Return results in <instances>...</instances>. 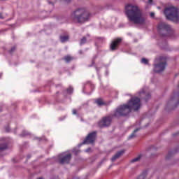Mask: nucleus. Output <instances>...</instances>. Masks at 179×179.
I'll return each instance as SVG.
<instances>
[{"label": "nucleus", "instance_id": "20", "mask_svg": "<svg viewBox=\"0 0 179 179\" xmlns=\"http://www.w3.org/2000/svg\"><path fill=\"white\" fill-rule=\"evenodd\" d=\"M87 41V38H86V36H83L80 41V45H83V44H86Z\"/></svg>", "mask_w": 179, "mask_h": 179}, {"label": "nucleus", "instance_id": "4", "mask_svg": "<svg viewBox=\"0 0 179 179\" xmlns=\"http://www.w3.org/2000/svg\"><path fill=\"white\" fill-rule=\"evenodd\" d=\"M158 31L162 37H170L174 34L171 26L166 22H160L157 26Z\"/></svg>", "mask_w": 179, "mask_h": 179}, {"label": "nucleus", "instance_id": "9", "mask_svg": "<svg viewBox=\"0 0 179 179\" xmlns=\"http://www.w3.org/2000/svg\"><path fill=\"white\" fill-rule=\"evenodd\" d=\"M97 136V131H92L90 133L85 139L83 141L82 145H89L90 143H94L96 138Z\"/></svg>", "mask_w": 179, "mask_h": 179}, {"label": "nucleus", "instance_id": "28", "mask_svg": "<svg viewBox=\"0 0 179 179\" xmlns=\"http://www.w3.org/2000/svg\"><path fill=\"white\" fill-rule=\"evenodd\" d=\"M73 114H74V115L78 114L76 109H73Z\"/></svg>", "mask_w": 179, "mask_h": 179}, {"label": "nucleus", "instance_id": "34", "mask_svg": "<svg viewBox=\"0 0 179 179\" xmlns=\"http://www.w3.org/2000/svg\"><path fill=\"white\" fill-rule=\"evenodd\" d=\"M0 19H3V17H2V15H0Z\"/></svg>", "mask_w": 179, "mask_h": 179}, {"label": "nucleus", "instance_id": "16", "mask_svg": "<svg viewBox=\"0 0 179 179\" xmlns=\"http://www.w3.org/2000/svg\"><path fill=\"white\" fill-rule=\"evenodd\" d=\"M138 131H141V128H137L136 129L134 132L129 136V139H134V138H136V132H138Z\"/></svg>", "mask_w": 179, "mask_h": 179}, {"label": "nucleus", "instance_id": "29", "mask_svg": "<svg viewBox=\"0 0 179 179\" xmlns=\"http://www.w3.org/2000/svg\"><path fill=\"white\" fill-rule=\"evenodd\" d=\"M150 15L151 17H155V13H150Z\"/></svg>", "mask_w": 179, "mask_h": 179}, {"label": "nucleus", "instance_id": "19", "mask_svg": "<svg viewBox=\"0 0 179 179\" xmlns=\"http://www.w3.org/2000/svg\"><path fill=\"white\" fill-rule=\"evenodd\" d=\"M177 152H178L177 150L175 151V152H171V151L169 152L168 153V155H166V160H169V159H171V157H173L174 156V154L177 153Z\"/></svg>", "mask_w": 179, "mask_h": 179}, {"label": "nucleus", "instance_id": "3", "mask_svg": "<svg viewBox=\"0 0 179 179\" xmlns=\"http://www.w3.org/2000/svg\"><path fill=\"white\" fill-rule=\"evenodd\" d=\"M90 12L85 8H78L71 13V19L75 23L83 24L90 20Z\"/></svg>", "mask_w": 179, "mask_h": 179}, {"label": "nucleus", "instance_id": "33", "mask_svg": "<svg viewBox=\"0 0 179 179\" xmlns=\"http://www.w3.org/2000/svg\"><path fill=\"white\" fill-rule=\"evenodd\" d=\"M152 2H153V0H148L149 3H152Z\"/></svg>", "mask_w": 179, "mask_h": 179}, {"label": "nucleus", "instance_id": "35", "mask_svg": "<svg viewBox=\"0 0 179 179\" xmlns=\"http://www.w3.org/2000/svg\"><path fill=\"white\" fill-rule=\"evenodd\" d=\"M0 1H6V0H0Z\"/></svg>", "mask_w": 179, "mask_h": 179}, {"label": "nucleus", "instance_id": "18", "mask_svg": "<svg viewBox=\"0 0 179 179\" xmlns=\"http://www.w3.org/2000/svg\"><path fill=\"white\" fill-rule=\"evenodd\" d=\"M63 59L67 63L71 62V61H73V58L71 55L64 56Z\"/></svg>", "mask_w": 179, "mask_h": 179}, {"label": "nucleus", "instance_id": "5", "mask_svg": "<svg viewBox=\"0 0 179 179\" xmlns=\"http://www.w3.org/2000/svg\"><path fill=\"white\" fill-rule=\"evenodd\" d=\"M164 13L168 20H171L174 23H178L179 21V15H178V10L174 7H169L165 8Z\"/></svg>", "mask_w": 179, "mask_h": 179}, {"label": "nucleus", "instance_id": "27", "mask_svg": "<svg viewBox=\"0 0 179 179\" xmlns=\"http://www.w3.org/2000/svg\"><path fill=\"white\" fill-rule=\"evenodd\" d=\"M94 65V60H92V64L89 65L88 66L90 68Z\"/></svg>", "mask_w": 179, "mask_h": 179}, {"label": "nucleus", "instance_id": "15", "mask_svg": "<svg viewBox=\"0 0 179 179\" xmlns=\"http://www.w3.org/2000/svg\"><path fill=\"white\" fill-rule=\"evenodd\" d=\"M59 39L62 43H66L68 40H69V36L66 35V36H60Z\"/></svg>", "mask_w": 179, "mask_h": 179}, {"label": "nucleus", "instance_id": "14", "mask_svg": "<svg viewBox=\"0 0 179 179\" xmlns=\"http://www.w3.org/2000/svg\"><path fill=\"white\" fill-rule=\"evenodd\" d=\"M96 104L99 106V107H101V106H106V103L103 101L101 98H99L95 101Z\"/></svg>", "mask_w": 179, "mask_h": 179}, {"label": "nucleus", "instance_id": "25", "mask_svg": "<svg viewBox=\"0 0 179 179\" xmlns=\"http://www.w3.org/2000/svg\"><path fill=\"white\" fill-rule=\"evenodd\" d=\"M16 51V46H13L11 48V49L9 50L10 54H13Z\"/></svg>", "mask_w": 179, "mask_h": 179}, {"label": "nucleus", "instance_id": "21", "mask_svg": "<svg viewBox=\"0 0 179 179\" xmlns=\"http://www.w3.org/2000/svg\"><path fill=\"white\" fill-rule=\"evenodd\" d=\"M141 158H142V155H140L138 157H136V158H134L133 159H131V162L136 163V162H139V160H141Z\"/></svg>", "mask_w": 179, "mask_h": 179}, {"label": "nucleus", "instance_id": "11", "mask_svg": "<svg viewBox=\"0 0 179 179\" xmlns=\"http://www.w3.org/2000/svg\"><path fill=\"white\" fill-rule=\"evenodd\" d=\"M8 149V144L5 142V138H0V156H3V152Z\"/></svg>", "mask_w": 179, "mask_h": 179}, {"label": "nucleus", "instance_id": "36", "mask_svg": "<svg viewBox=\"0 0 179 179\" xmlns=\"http://www.w3.org/2000/svg\"><path fill=\"white\" fill-rule=\"evenodd\" d=\"M80 54H82V52H80Z\"/></svg>", "mask_w": 179, "mask_h": 179}, {"label": "nucleus", "instance_id": "30", "mask_svg": "<svg viewBox=\"0 0 179 179\" xmlns=\"http://www.w3.org/2000/svg\"><path fill=\"white\" fill-rule=\"evenodd\" d=\"M48 2L49 5H54V3H52V2L50 1H48Z\"/></svg>", "mask_w": 179, "mask_h": 179}, {"label": "nucleus", "instance_id": "24", "mask_svg": "<svg viewBox=\"0 0 179 179\" xmlns=\"http://www.w3.org/2000/svg\"><path fill=\"white\" fill-rule=\"evenodd\" d=\"M27 135H30L29 132L26 131H23L22 133L20 134V136H27Z\"/></svg>", "mask_w": 179, "mask_h": 179}, {"label": "nucleus", "instance_id": "31", "mask_svg": "<svg viewBox=\"0 0 179 179\" xmlns=\"http://www.w3.org/2000/svg\"><path fill=\"white\" fill-rule=\"evenodd\" d=\"M9 127H6V131H7V132H9Z\"/></svg>", "mask_w": 179, "mask_h": 179}, {"label": "nucleus", "instance_id": "32", "mask_svg": "<svg viewBox=\"0 0 179 179\" xmlns=\"http://www.w3.org/2000/svg\"><path fill=\"white\" fill-rule=\"evenodd\" d=\"M27 159H30L31 157V155L29 154L27 156Z\"/></svg>", "mask_w": 179, "mask_h": 179}, {"label": "nucleus", "instance_id": "22", "mask_svg": "<svg viewBox=\"0 0 179 179\" xmlns=\"http://www.w3.org/2000/svg\"><path fill=\"white\" fill-rule=\"evenodd\" d=\"M142 64H145V65H148L149 64V60H148L146 58H143L141 59Z\"/></svg>", "mask_w": 179, "mask_h": 179}, {"label": "nucleus", "instance_id": "17", "mask_svg": "<svg viewBox=\"0 0 179 179\" xmlns=\"http://www.w3.org/2000/svg\"><path fill=\"white\" fill-rule=\"evenodd\" d=\"M146 177H148V171H145L142 173V174L138 176L137 179H146Z\"/></svg>", "mask_w": 179, "mask_h": 179}, {"label": "nucleus", "instance_id": "7", "mask_svg": "<svg viewBox=\"0 0 179 179\" xmlns=\"http://www.w3.org/2000/svg\"><path fill=\"white\" fill-rule=\"evenodd\" d=\"M179 104V93L172 96L166 103L167 110H174Z\"/></svg>", "mask_w": 179, "mask_h": 179}, {"label": "nucleus", "instance_id": "1", "mask_svg": "<svg viewBox=\"0 0 179 179\" xmlns=\"http://www.w3.org/2000/svg\"><path fill=\"white\" fill-rule=\"evenodd\" d=\"M141 108V99L134 96L129 101L128 104H124L117 107L113 114V115H108L103 117L98 123L100 128H106L111 125L113 121V117L117 118L120 117H125L134 110V111H138Z\"/></svg>", "mask_w": 179, "mask_h": 179}, {"label": "nucleus", "instance_id": "2", "mask_svg": "<svg viewBox=\"0 0 179 179\" xmlns=\"http://www.w3.org/2000/svg\"><path fill=\"white\" fill-rule=\"evenodd\" d=\"M124 13L129 22H132L134 24H145L146 18L143 17L142 10L138 6L127 4L124 7Z\"/></svg>", "mask_w": 179, "mask_h": 179}, {"label": "nucleus", "instance_id": "10", "mask_svg": "<svg viewBox=\"0 0 179 179\" xmlns=\"http://www.w3.org/2000/svg\"><path fill=\"white\" fill-rule=\"evenodd\" d=\"M122 43V38H117L116 39L112 41L110 45V51H117L118 50V45H120Z\"/></svg>", "mask_w": 179, "mask_h": 179}, {"label": "nucleus", "instance_id": "23", "mask_svg": "<svg viewBox=\"0 0 179 179\" xmlns=\"http://www.w3.org/2000/svg\"><path fill=\"white\" fill-rule=\"evenodd\" d=\"M67 93H69V94H72V93H73V88L72 87H70L67 89Z\"/></svg>", "mask_w": 179, "mask_h": 179}, {"label": "nucleus", "instance_id": "12", "mask_svg": "<svg viewBox=\"0 0 179 179\" xmlns=\"http://www.w3.org/2000/svg\"><path fill=\"white\" fill-rule=\"evenodd\" d=\"M138 94L141 97L145 96L144 99L145 100V101H148V100H149L151 97L150 94L149 92L146 93L145 89H142L141 91L138 92Z\"/></svg>", "mask_w": 179, "mask_h": 179}, {"label": "nucleus", "instance_id": "13", "mask_svg": "<svg viewBox=\"0 0 179 179\" xmlns=\"http://www.w3.org/2000/svg\"><path fill=\"white\" fill-rule=\"evenodd\" d=\"M124 153H125V151L124 150H122L120 151H118L112 158H111V161L112 162H115V160H117V159H120V157H121V156H122V155H124Z\"/></svg>", "mask_w": 179, "mask_h": 179}, {"label": "nucleus", "instance_id": "6", "mask_svg": "<svg viewBox=\"0 0 179 179\" xmlns=\"http://www.w3.org/2000/svg\"><path fill=\"white\" fill-rule=\"evenodd\" d=\"M155 63L156 64H154V71L157 73H160V72H163V71L166 69V66H167V58L160 57L155 59Z\"/></svg>", "mask_w": 179, "mask_h": 179}, {"label": "nucleus", "instance_id": "26", "mask_svg": "<svg viewBox=\"0 0 179 179\" xmlns=\"http://www.w3.org/2000/svg\"><path fill=\"white\" fill-rule=\"evenodd\" d=\"M71 0H62L63 3H71Z\"/></svg>", "mask_w": 179, "mask_h": 179}, {"label": "nucleus", "instance_id": "8", "mask_svg": "<svg viewBox=\"0 0 179 179\" xmlns=\"http://www.w3.org/2000/svg\"><path fill=\"white\" fill-rule=\"evenodd\" d=\"M71 159L72 155L71 153L66 154L64 152L58 156V162L60 164H69Z\"/></svg>", "mask_w": 179, "mask_h": 179}]
</instances>
